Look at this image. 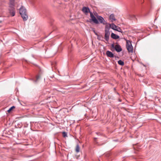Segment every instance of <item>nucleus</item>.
Wrapping results in <instances>:
<instances>
[{
  "mask_svg": "<svg viewBox=\"0 0 161 161\" xmlns=\"http://www.w3.org/2000/svg\"><path fill=\"white\" fill-rule=\"evenodd\" d=\"M82 12L86 15H87L89 12L90 13L91 20L95 24H97L99 22L96 17L94 15L93 13L90 11L89 8L88 7H84L82 9Z\"/></svg>",
  "mask_w": 161,
  "mask_h": 161,
  "instance_id": "1",
  "label": "nucleus"
},
{
  "mask_svg": "<svg viewBox=\"0 0 161 161\" xmlns=\"http://www.w3.org/2000/svg\"><path fill=\"white\" fill-rule=\"evenodd\" d=\"M14 0H9V5L8 9L9 15L11 16H14L15 14V8L14 7Z\"/></svg>",
  "mask_w": 161,
  "mask_h": 161,
  "instance_id": "2",
  "label": "nucleus"
},
{
  "mask_svg": "<svg viewBox=\"0 0 161 161\" xmlns=\"http://www.w3.org/2000/svg\"><path fill=\"white\" fill-rule=\"evenodd\" d=\"M19 13L24 21H26L28 19V16L26 9L22 6L19 9Z\"/></svg>",
  "mask_w": 161,
  "mask_h": 161,
  "instance_id": "3",
  "label": "nucleus"
},
{
  "mask_svg": "<svg viewBox=\"0 0 161 161\" xmlns=\"http://www.w3.org/2000/svg\"><path fill=\"white\" fill-rule=\"evenodd\" d=\"M126 47L128 52H133V47L132 45L131 42L130 41H126Z\"/></svg>",
  "mask_w": 161,
  "mask_h": 161,
  "instance_id": "4",
  "label": "nucleus"
},
{
  "mask_svg": "<svg viewBox=\"0 0 161 161\" xmlns=\"http://www.w3.org/2000/svg\"><path fill=\"white\" fill-rule=\"evenodd\" d=\"M95 15L97 18V20L99 23V22L100 23L102 24L103 25H105L106 24V22L104 19L103 18L98 15L97 13H96V14H95Z\"/></svg>",
  "mask_w": 161,
  "mask_h": 161,
  "instance_id": "5",
  "label": "nucleus"
},
{
  "mask_svg": "<svg viewBox=\"0 0 161 161\" xmlns=\"http://www.w3.org/2000/svg\"><path fill=\"white\" fill-rule=\"evenodd\" d=\"M110 35L109 31H105V37L104 38L106 40L108 41L109 40V37Z\"/></svg>",
  "mask_w": 161,
  "mask_h": 161,
  "instance_id": "6",
  "label": "nucleus"
},
{
  "mask_svg": "<svg viewBox=\"0 0 161 161\" xmlns=\"http://www.w3.org/2000/svg\"><path fill=\"white\" fill-rule=\"evenodd\" d=\"M115 49L118 52H119L122 50L119 44H117L115 46Z\"/></svg>",
  "mask_w": 161,
  "mask_h": 161,
  "instance_id": "7",
  "label": "nucleus"
},
{
  "mask_svg": "<svg viewBox=\"0 0 161 161\" xmlns=\"http://www.w3.org/2000/svg\"><path fill=\"white\" fill-rule=\"evenodd\" d=\"M106 55L108 57L110 58H113L114 57V55L113 53L109 51H107L106 52Z\"/></svg>",
  "mask_w": 161,
  "mask_h": 161,
  "instance_id": "8",
  "label": "nucleus"
},
{
  "mask_svg": "<svg viewBox=\"0 0 161 161\" xmlns=\"http://www.w3.org/2000/svg\"><path fill=\"white\" fill-rule=\"evenodd\" d=\"M105 25H106V26L105 28V31L106 30L107 31H109V29L111 28L110 24L107 23L106 22V24Z\"/></svg>",
  "mask_w": 161,
  "mask_h": 161,
  "instance_id": "9",
  "label": "nucleus"
},
{
  "mask_svg": "<svg viewBox=\"0 0 161 161\" xmlns=\"http://www.w3.org/2000/svg\"><path fill=\"white\" fill-rule=\"evenodd\" d=\"M111 37L115 39H116L119 38V36L116 35L115 34L112 33L111 34Z\"/></svg>",
  "mask_w": 161,
  "mask_h": 161,
  "instance_id": "10",
  "label": "nucleus"
},
{
  "mask_svg": "<svg viewBox=\"0 0 161 161\" xmlns=\"http://www.w3.org/2000/svg\"><path fill=\"white\" fill-rule=\"evenodd\" d=\"M109 19L110 20H111V21L112 22H113V21H115L116 20L113 14H111L110 15Z\"/></svg>",
  "mask_w": 161,
  "mask_h": 161,
  "instance_id": "11",
  "label": "nucleus"
},
{
  "mask_svg": "<svg viewBox=\"0 0 161 161\" xmlns=\"http://www.w3.org/2000/svg\"><path fill=\"white\" fill-rule=\"evenodd\" d=\"M111 28L112 29L115 30L116 28H117V26L114 23L110 24Z\"/></svg>",
  "mask_w": 161,
  "mask_h": 161,
  "instance_id": "12",
  "label": "nucleus"
},
{
  "mask_svg": "<svg viewBox=\"0 0 161 161\" xmlns=\"http://www.w3.org/2000/svg\"><path fill=\"white\" fill-rule=\"evenodd\" d=\"M80 147L78 144H77L76 146L75 151L77 153H78L80 151Z\"/></svg>",
  "mask_w": 161,
  "mask_h": 161,
  "instance_id": "13",
  "label": "nucleus"
},
{
  "mask_svg": "<svg viewBox=\"0 0 161 161\" xmlns=\"http://www.w3.org/2000/svg\"><path fill=\"white\" fill-rule=\"evenodd\" d=\"M115 31H117L119 32H122V31L121 29L119 26H117V28L115 30Z\"/></svg>",
  "mask_w": 161,
  "mask_h": 161,
  "instance_id": "14",
  "label": "nucleus"
},
{
  "mask_svg": "<svg viewBox=\"0 0 161 161\" xmlns=\"http://www.w3.org/2000/svg\"><path fill=\"white\" fill-rule=\"evenodd\" d=\"M118 64L121 65H124V63L123 61L121 60H119L118 61Z\"/></svg>",
  "mask_w": 161,
  "mask_h": 161,
  "instance_id": "15",
  "label": "nucleus"
},
{
  "mask_svg": "<svg viewBox=\"0 0 161 161\" xmlns=\"http://www.w3.org/2000/svg\"><path fill=\"white\" fill-rule=\"evenodd\" d=\"M15 107L14 106H13L12 107H11L8 110V113L10 112L14 108H15Z\"/></svg>",
  "mask_w": 161,
  "mask_h": 161,
  "instance_id": "16",
  "label": "nucleus"
},
{
  "mask_svg": "<svg viewBox=\"0 0 161 161\" xmlns=\"http://www.w3.org/2000/svg\"><path fill=\"white\" fill-rule=\"evenodd\" d=\"M63 136V137H67V133L66 132H63L62 133Z\"/></svg>",
  "mask_w": 161,
  "mask_h": 161,
  "instance_id": "17",
  "label": "nucleus"
},
{
  "mask_svg": "<svg viewBox=\"0 0 161 161\" xmlns=\"http://www.w3.org/2000/svg\"><path fill=\"white\" fill-rule=\"evenodd\" d=\"M40 78V76L39 75H37L36 76V82Z\"/></svg>",
  "mask_w": 161,
  "mask_h": 161,
  "instance_id": "18",
  "label": "nucleus"
},
{
  "mask_svg": "<svg viewBox=\"0 0 161 161\" xmlns=\"http://www.w3.org/2000/svg\"><path fill=\"white\" fill-rule=\"evenodd\" d=\"M111 47L113 48H115V46L114 44H111Z\"/></svg>",
  "mask_w": 161,
  "mask_h": 161,
  "instance_id": "19",
  "label": "nucleus"
},
{
  "mask_svg": "<svg viewBox=\"0 0 161 161\" xmlns=\"http://www.w3.org/2000/svg\"><path fill=\"white\" fill-rule=\"evenodd\" d=\"M97 139V138H94V141L95 142L97 143V142H96V139Z\"/></svg>",
  "mask_w": 161,
  "mask_h": 161,
  "instance_id": "20",
  "label": "nucleus"
},
{
  "mask_svg": "<svg viewBox=\"0 0 161 161\" xmlns=\"http://www.w3.org/2000/svg\"><path fill=\"white\" fill-rule=\"evenodd\" d=\"M94 32H95V34L96 35H97V34L96 33H95V32L94 31Z\"/></svg>",
  "mask_w": 161,
  "mask_h": 161,
  "instance_id": "21",
  "label": "nucleus"
},
{
  "mask_svg": "<svg viewBox=\"0 0 161 161\" xmlns=\"http://www.w3.org/2000/svg\"><path fill=\"white\" fill-rule=\"evenodd\" d=\"M96 134L97 135H98V133H96Z\"/></svg>",
  "mask_w": 161,
  "mask_h": 161,
  "instance_id": "22",
  "label": "nucleus"
}]
</instances>
